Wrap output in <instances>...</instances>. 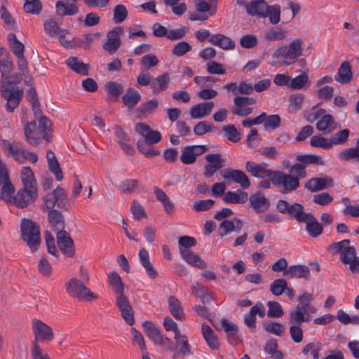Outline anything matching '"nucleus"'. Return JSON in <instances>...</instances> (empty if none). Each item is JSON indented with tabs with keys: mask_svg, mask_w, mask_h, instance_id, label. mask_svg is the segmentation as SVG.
<instances>
[{
	"mask_svg": "<svg viewBox=\"0 0 359 359\" xmlns=\"http://www.w3.org/2000/svg\"><path fill=\"white\" fill-rule=\"evenodd\" d=\"M13 69V64L10 56L6 58L0 59V72L2 77L0 79V94L2 98L6 100V109L8 112H13L16 109L23 97V90L20 88H15L13 84L14 80L9 74Z\"/></svg>",
	"mask_w": 359,
	"mask_h": 359,
	"instance_id": "f257e3e1",
	"label": "nucleus"
},
{
	"mask_svg": "<svg viewBox=\"0 0 359 359\" xmlns=\"http://www.w3.org/2000/svg\"><path fill=\"white\" fill-rule=\"evenodd\" d=\"M313 300V294L306 292L297 297L298 304L294 309L289 313L287 318L290 325V337H302L303 330L301 325L310 322L312 315L317 312L316 307L311 304Z\"/></svg>",
	"mask_w": 359,
	"mask_h": 359,
	"instance_id": "f03ea898",
	"label": "nucleus"
},
{
	"mask_svg": "<svg viewBox=\"0 0 359 359\" xmlns=\"http://www.w3.org/2000/svg\"><path fill=\"white\" fill-rule=\"evenodd\" d=\"M304 41L302 39H294L288 44L278 46L273 53L272 57L280 66H289L295 63L303 56Z\"/></svg>",
	"mask_w": 359,
	"mask_h": 359,
	"instance_id": "7ed1b4c3",
	"label": "nucleus"
},
{
	"mask_svg": "<svg viewBox=\"0 0 359 359\" xmlns=\"http://www.w3.org/2000/svg\"><path fill=\"white\" fill-rule=\"evenodd\" d=\"M350 241L344 239L339 242L332 243L328 250L339 253L340 260L344 264H348L349 269L352 273H359V257L356 256V250L354 247L350 246Z\"/></svg>",
	"mask_w": 359,
	"mask_h": 359,
	"instance_id": "20e7f679",
	"label": "nucleus"
},
{
	"mask_svg": "<svg viewBox=\"0 0 359 359\" xmlns=\"http://www.w3.org/2000/svg\"><path fill=\"white\" fill-rule=\"evenodd\" d=\"M21 238L32 252H35L41 243V233L37 224L28 219H23L20 224Z\"/></svg>",
	"mask_w": 359,
	"mask_h": 359,
	"instance_id": "39448f33",
	"label": "nucleus"
},
{
	"mask_svg": "<svg viewBox=\"0 0 359 359\" xmlns=\"http://www.w3.org/2000/svg\"><path fill=\"white\" fill-rule=\"evenodd\" d=\"M304 178L298 174H289L282 171H275L272 183L278 188L280 192L287 194L296 191L300 187V179Z\"/></svg>",
	"mask_w": 359,
	"mask_h": 359,
	"instance_id": "423d86ee",
	"label": "nucleus"
},
{
	"mask_svg": "<svg viewBox=\"0 0 359 359\" xmlns=\"http://www.w3.org/2000/svg\"><path fill=\"white\" fill-rule=\"evenodd\" d=\"M1 147L8 156H11L18 163L25 164L27 161L35 163L38 161V156L34 151H30L14 144H11L8 140L1 141Z\"/></svg>",
	"mask_w": 359,
	"mask_h": 359,
	"instance_id": "0eeeda50",
	"label": "nucleus"
},
{
	"mask_svg": "<svg viewBox=\"0 0 359 359\" xmlns=\"http://www.w3.org/2000/svg\"><path fill=\"white\" fill-rule=\"evenodd\" d=\"M65 289L70 297L79 300L90 301L97 299V296L77 278H72L66 282Z\"/></svg>",
	"mask_w": 359,
	"mask_h": 359,
	"instance_id": "6e6552de",
	"label": "nucleus"
},
{
	"mask_svg": "<svg viewBox=\"0 0 359 359\" xmlns=\"http://www.w3.org/2000/svg\"><path fill=\"white\" fill-rule=\"evenodd\" d=\"M43 204L42 209L53 210L55 204L58 208L67 210L69 204L67 201V195L66 191L62 187H57L52 193L47 194L43 198Z\"/></svg>",
	"mask_w": 359,
	"mask_h": 359,
	"instance_id": "1a4fd4ad",
	"label": "nucleus"
},
{
	"mask_svg": "<svg viewBox=\"0 0 359 359\" xmlns=\"http://www.w3.org/2000/svg\"><path fill=\"white\" fill-rule=\"evenodd\" d=\"M38 198V190L22 187L15 195L11 194V198H3L10 203H13L18 208H24L34 203Z\"/></svg>",
	"mask_w": 359,
	"mask_h": 359,
	"instance_id": "9d476101",
	"label": "nucleus"
},
{
	"mask_svg": "<svg viewBox=\"0 0 359 359\" xmlns=\"http://www.w3.org/2000/svg\"><path fill=\"white\" fill-rule=\"evenodd\" d=\"M12 53L17 57L18 61V69L19 73H15L11 75L13 79L16 78L14 80L15 83H20L24 76H26L29 72L27 61L24 56L25 46L19 41H15V43L10 46Z\"/></svg>",
	"mask_w": 359,
	"mask_h": 359,
	"instance_id": "9b49d317",
	"label": "nucleus"
},
{
	"mask_svg": "<svg viewBox=\"0 0 359 359\" xmlns=\"http://www.w3.org/2000/svg\"><path fill=\"white\" fill-rule=\"evenodd\" d=\"M296 160L297 163L290 167L289 172L303 177L306 175L305 168L307 165L322 163L321 159L314 155H298Z\"/></svg>",
	"mask_w": 359,
	"mask_h": 359,
	"instance_id": "f8f14e48",
	"label": "nucleus"
},
{
	"mask_svg": "<svg viewBox=\"0 0 359 359\" xmlns=\"http://www.w3.org/2000/svg\"><path fill=\"white\" fill-rule=\"evenodd\" d=\"M116 294V305L126 322L132 325L134 323V312L128 297L121 292Z\"/></svg>",
	"mask_w": 359,
	"mask_h": 359,
	"instance_id": "ddd939ff",
	"label": "nucleus"
},
{
	"mask_svg": "<svg viewBox=\"0 0 359 359\" xmlns=\"http://www.w3.org/2000/svg\"><path fill=\"white\" fill-rule=\"evenodd\" d=\"M220 175L224 180L229 182L237 183L243 189H248L250 186V182L248 176L241 170L227 168L222 170Z\"/></svg>",
	"mask_w": 359,
	"mask_h": 359,
	"instance_id": "4468645a",
	"label": "nucleus"
},
{
	"mask_svg": "<svg viewBox=\"0 0 359 359\" xmlns=\"http://www.w3.org/2000/svg\"><path fill=\"white\" fill-rule=\"evenodd\" d=\"M234 107L232 109V113L239 116H247L252 113L253 109L249 107L256 103L253 97L236 96L233 98Z\"/></svg>",
	"mask_w": 359,
	"mask_h": 359,
	"instance_id": "2eb2a0df",
	"label": "nucleus"
},
{
	"mask_svg": "<svg viewBox=\"0 0 359 359\" xmlns=\"http://www.w3.org/2000/svg\"><path fill=\"white\" fill-rule=\"evenodd\" d=\"M297 221L298 222L306 223V230L309 236L316 238L323 233V227L314 216L311 213L302 212Z\"/></svg>",
	"mask_w": 359,
	"mask_h": 359,
	"instance_id": "dca6fc26",
	"label": "nucleus"
},
{
	"mask_svg": "<svg viewBox=\"0 0 359 359\" xmlns=\"http://www.w3.org/2000/svg\"><path fill=\"white\" fill-rule=\"evenodd\" d=\"M123 33V29L121 27H117L108 32L107 40L102 46L104 50L109 54L115 53L120 48L121 44V35Z\"/></svg>",
	"mask_w": 359,
	"mask_h": 359,
	"instance_id": "f3484780",
	"label": "nucleus"
},
{
	"mask_svg": "<svg viewBox=\"0 0 359 359\" xmlns=\"http://www.w3.org/2000/svg\"><path fill=\"white\" fill-rule=\"evenodd\" d=\"M208 151L205 145H189L184 147L180 155V160L185 165L193 164L198 156Z\"/></svg>",
	"mask_w": 359,
	"mask_h": 359,
	"instance_id": "a211bd4d",
	"label": "nucleus"
},
{
	"mask_svg": "<svg viewBox=\"0 0 359 359\" xmlns=\"http://www.w3.org/2000/svg\"><path fill=\"white\" fill-rule=\"evenodd\" d=\"M135 130L143 137L142 141L149 143V144L153 145L161 140V135L158 131L151 130L148 125L144 123H137Z\"/></svg>",
	"mask_w": 359,
	"mask_h": 359,
	"instance_id": "6ab92c4d",
	"label": "nucleus"
},
{
	"mask_svg": "<svg viewBox=\"0 0 359 359\" xmlns=\"http://www.w3.org/2000/svg\"><path fill=\"white\" fill-rule=\"evenodd\" d=\"M56 238L58 248L62 253L69 257H74V243L69 233L65 230L57 231Z\"/></svg>",
	"mask_w": 359,
	"mask_h": 359,
	"instance_id": "aec40b11",
	"label": "nucleus"
},
{
	"mask_svg": "<svg viewBox=\"0 0 359 359\" xmlns=\"http://www.w3.org/2000/svg\"><path fill=\"white\" fill-rule=\"evenodd\" d=\"M0 187L3 198H11V194H14L15 187L10 180L6 164L0 158Z\"/></svg>",
	"mask_w": 359,
	"mask_h": 359,
	"instance_id": "412c9836",
	"label": "nucleus"
},
{
	"mask_svg": "<svg viewBox=\"0 0 359 359\" xmlns=\"http://www.w3.org/2000/svg\"><path fill=\"white\" fill-rule=\"evenodd\" d=\"M276 207L279 212L288 215L296 220L304 210L303 205L299 203L290 204L287 201L282 199L278 201Z\"/></svg>",
	"mask_w": 359,
	"mask_h": 359,
	"instance_id": "4be33fe9",
	"label": "nucleus"
},
{
	"mask_svg": "<svg viewBox=\"0 0 359 359\" xmlns=\"http://www.w3.org/2000/svg\"><path fill=\"white\" fill-rule=\"evenodd\" d=\"M205 160L208 162L204 167L203 175L205 177H211L217 170L224 166V161L219 154H207L205 157Z\"/></svg>",
	"mask_w": 359,
	"mask_h": 359,
	"instance_id": "5701e85b",
	"label": "nucleus"
},
{
	"mask_svg": "<svg viewBox=\"0 0 359 359\" xmlns=\"http://www.w3.org/2000/svg\"><path fill=\"white\" fill-rule=\"evenodd\" d=\"M246 170L252 176L257 178L269 177L272 182V178L275 171L267 168V165L259 164L252 161H248L245 165Z\"/></svg>",
	"mask_w": 359,
	"mask_h": 359,
	"instance_id": "b1692460",
	"label": "nucleus"
},
{
	"mask_svg": "<svg viewBox=\"0 0 359 359\" xmlns=\"http://www.w3.org/2000/svg\"><path fill=\"white\" fill-rule=\"evenodd\" d=\"M266 311L264 305L261 302H257L251 307L248 313L243 317L245 325L250 329L256 327V315L263 318L265 316Z\"/></svg>",
	"mask_w": 359,
	"mask_h": 359,
	"instance_id": "393cba45",
	"label": "nucleus"
},
{
	"mask_svg": "<svg viewBox=\"0 0 359 359\" xmlns=\"http://www.w3.org/2000/svg\"><path fill=\"white\" fill-rule=\"evenodd\" d=\"M215 104L213 102H204L192 106L189 111L191 118H203L212 112Z\"/></svg>",
	"mask_w": 359,
	"mask_h": 359,
	"instance_id": "a878e982",
	"label": "nucleus"
},
{
	"mask_svg": "<svg viewBox=\"0 0 359 359\" xmlns=\"http://www.w3.org/2000/svg\"><path fill=\"white\" fill-rule=\"evenodd\" d=\"M34 337H53L59 335L57 330H53L50 326L39 319H34L32 323Z\"/></svg>",
	"mask_w": 359,
	"mask_h": 359,
	"instance_id": "bb28decb",
	"label": "nucleus"
},
{
	"mask_svg": "<svg viewBox=\"0 0 359 359\" xmlns=\"http://www.w3.org/2000/svg\"><path fill=\"white\" fill-rule=\"evenodd\" d=\"M25 137L27 142L32 145H39L41 142V134L36 128V121H31L24 126Z\"/></svg>",
	"mask_w": 359,
	"mask_h": 359,
	"instance_id": "cd10ccee",
	"label": "nucleus"
},
{
	"mask_svg": "<svg viewBox=\"0 0 359 359\" xmlns=\"http://www.w3.org/2000/svg\"><path fill=\"white\" fill-rule=\"evenodd\" d=\"M56 13L60 16L74 15L79 12L77 4L70 0H60L55 4Z\"/></svg>",
	"mask_w": 359,
	"mask_h": 359,
	"instance_id": "c85d7f7f",
	"label": "nucleus"
},
{
	"mask_svg": "<svg viewBox=\"0 0 359 359\" xmlns=\"http://www.w3.org/2000/svg\"><path fill=\"white\" fill-rule=\"evenodd\" d=\"M333 185L331 177H314L305 184V188L311 192H316Z\"/></svg>",
	"mask_w": 359,
	"mask_h": 359,
	"instance_id": "c756f323",
	"label": "nucleus"
},
{
	"mask_svg": "<svg viewBox=\"0 0 359 359\" xmlns=\"http://www.w3.org/2000/svg\"><path fill=\"white\" fill-rule=\"evenodd\" d=\"M22 187L38 190L37 181L33 170L29 166H23L20 170Z\"/></svg>",
	"mask_w": 359,
	"mask_h": 359,
	"instance_id": "7c9ffc66",
	"label": "nucleus"
},
{
	"mask_svg": "<svg viewBox=\"0 0 359 359\" xmlns=\"http://www.w3.org/2000/svg\"><path fill=\"white\" fill-rule=\"evenodd\" d=\"M138 257L140 262L145 269L147 276L151 279L156 278L158 271L150 261L149 252L145 248H142L139 252Z\"/></svg>",
	"mask_w": 359,
	"mask_h": 359,
	"instance_id": "2f4dec72",
	"label": "nucleus"
},
{
	"mask_svg": "<svg viewBox=\"0 0 359 359\" xmlns=\"http://www.w3.org/2000/svg\"><path fill=\"white\" fill-rule=\"evenodd\" d=\"M268 5L264 0H252L246 5L248 14L260 18H265Z\"/></svg>",
	"mask_w": 359,
	"mask_h": 359,
	"instance_id": "473e14b6",
	"label": "nucleus"
},
{
	"mask_svg": "<svg viewBox=\"0 0 359 359\" xmlns=\"http://www.w3.org/2000/svg\"><path fill=\"white\" fill-rule=\"evenodd\" d=\"M242 226L241 220L237 217L224 220L219 225V235L222 237L233 231H238L241 229Z\"/></svg>",
	"mask_w": 359,
	"mask_h": 359,
	"instance_id": "72a5a7b5",
	"label": "nucleus"
},
{
	"mask_svg": "<svg viewBox=\"0 0 359 359\" xmlns=\"http://www.w3.org/2000/svg\"><path fill=\"white\" fill-rule=\"evenodd\" d=\"M284 276L288 278H309L310 269L305 265H292L284 271Z\"/></svg>",
	"mask_w": 359,
	"mask_h": 359,
	"instance_id": "f704fd0d",
	"label": "nucleus"
},
{
	"mask_svg": "<svg viewBox=\"0 0 359 359\" xmlns=\"http://www.w3.org/2000/svg\"><path fill=\"white\" fill-rule=\"evenodd\" d=\"M209 42L223 50H232L235 48L234 41L229 36L222 34H215L209 38Z\"/></svg>",
	"mask_w": 359,
	"mask_h": 359,
	"instance_id": "c9c22d12",
	"label": "nucleus"
},
{
	"mask_svg": "<svg viewBox=\"0 0 359 359\" xmlns=\"http://www.w3.org/2000/svg\"><path fill=\"white\" fill-rule=\"evenodd\" d=\"M252 208L257 213L266 212L269 207V202L261 193L257 192L250 196Z\"/></svg>",
	"mask_w": 359,
	"mask_h": 359,
	"instance_id": "e433bc0d",
	"label": "nucleus"
},
{
	"mask_svg": "<svg viewBox=\"0 0 359 359\" xmlns=\"http://www.w3.org/2000/svg\"><path fill=\"white\" fill-rule=\"evenodd\" d=\"M154 192L156 198L161 203L165 212L170 215L175 211V204L164 191L158 187H155Z\"/></svg>",
	"mask_w": 359,
	"mask_h": 359,
	"instance_id": "4c0bfd02",
	"label": "nucleus"
},
{
	"mask_svg": "<svg viewBox=\"0 0 359 359\" xmlns=\"http://www.w3.org/2000/svg\"><path fill=\"white\" fill-rule=\"evenodd\" d=\"M183 259L189 265L204 269L207 267V264L196 254L190 250H181V255Z\"/></svg>",
	"mask_w": 359,
	"mask_h": 359,
	"instance_id": "58836bf2",
	"label": "nucleus"
},
{
	"mask_svg": "<svg viewBox=\"0 0 359 359\" xmlns=\"http://www.w3.org/2000/svg\"><path fill=\"white\" fill-rule=\"evenodd\" d=\"M248 199L247 192L241 189L236 191H229L224 194L222 200L226 203H244Z\"/></svg>",
	"mask_w": 359,
	"mask_h": 359,
	"instance_id": "ea45409f",
	"label": "nucleus"
},
{
	"mask_svg": "<svg viewBox=\"0 0 359 359\" xmlns=\"http://www.w3.org/2000/svg\"><path fill=\"white\" fill-rule=\"evenodd\" d=\"M46 344V338H35L31 346L32 359H50L48 353L42 348Z\"/></svg>",
	"mask_w": 359,
	"mask_h": 359,
	"instance_id": "a19ab883",
	"label": "nucleus"
},
{
	"mask_svg": "<svg viewBox=\"0 0 359 359\" xmlns=\"http://www.w3.org/2000/svg\"><path fill=\"white\" fill-rule=\"evenodd\" d=\"M48 219L52 229L56 233L64 231L65 221L60 212L55 209L50 210L48 214Z\"/></svg>",
	"mask_w": 359,
	"mask_h": 359,
	"instance_id": "79ce46f5",
	"label": "nucleus"
},
{
	"mask_svg": "<svg viewBox=\"0 0 359 359\" xmlns=\"http://www.w3.org/2000/svg\"><path fill=\"white\" fill-rule=\"evenodd\" d=\"M352 71L349 62L345 61L340 65L335 79L341 84H346L352 80Z\"/></svg>",
	"mask_w": 359,
	"mask_h": 359,
	"instance_id": "37998d69",
	"label": "nucleus"
},
{
	"mask_svg": "<svg viewBox=\"0 0 359 359\" xmlns=\"http://www.w3.org/2000/svg\"><path fill=\"white\" fill-rule=\"evenodd\" d=\"M170 83V76L168 73H164L158 76L151 82V88L153 93L157 94L161 91L165 90Z\"/></svg>",
	"mask_w": 359,
	"mask_h": 359,
	"instance_id": "c03bdc74",
	"label": "nucleus"
},
{
	"mask_svg": "<svg viewBox=\"0 0 359 359\" xmlns=\"http://www.w3.org/2000/svg\"><path fill=\"white\" fill-rule=\"evenodd\" d=\"M287 36V31L278 27H271L264 33V38L270 42L284 41Z\"/></svg>",
	"mask_w": 359,
	"mask_h": 359,
	"instance_id": "a18cd8bd",
	"label": "nucleus"
},
{
	"mask_svg": "<svg viewBox=\"0 0 359 359\" xmlns=\"http://www.w3.org/2000/svg\"><path fill=\"white\" fill-rule=\"evenodd\" d=\"M67 65L73 71L83 76L88 74L89 65L84 64L76 57H71L66 60Z\"/></svg>",
	"mask_w": 359,
	"mask_h": 359,
	"instance_id": "49530a36",
	"label": "nucleus"
},
{
	"mask_svg": "<svg viewBox=\"0 0 359 359\" xmlns=\"http://www.w3.org/2000/svg\"><path fill=\"white\" fill-rule=\"evenodd\" d=\"M141 100V95L134 88H129L122 97L123 104L128 109H133Z\"/></svg>",
	"mask_w": 359,
	"mask_h": 359,
	"instance_id": "de8ad7c7",
	"label": "nucleus"
},
{
	"mask_svg": "<svg viewBox=\"0 0 359 359\" xmlns=\"http://www.w3.org/2000/svg\"><path fill=\"white\" fill-rule=\"evenodd\" d=\"M168 307L170 313L177 320H182L184 317V311L180 300L175 296H170L168 299Z\"/></svg>",
	"mask_w": 359,
	"mask_h": 359,
	"instance_id": "09e8293b",
	"label": "nucleus"
},
{
	"mask_svg": "<svg viewBox=\"0 0 359 359\" xmlns=\"http://www.w3.org/2000/svg\"><path fill=\"white\" fill-rule=\"evenodd\" d=\"M304 95L302 93L292 94L288 100V112L296 114L302 107Z\"/></svg>",
	"mask_w": 359,
	"mask_h": 359,
	"instance_id": "8fccbe9b",
	"label": "nucleus"
},
{
	"mask_svg": "<svg viewBox=\"0 0 359 359\" xmlns=\"http://www.w3.org/2000/svg\"><path fill=\"white\" fill-rule=\"evenodd\" d=\"M108 283L115 294L124 292V283L117 272L112 271L108 274Z\"/></svg>",
	"mask_w": 359,
	"mask_h": 359,
	"instance_id": "3c124183",
	"label": "nucleus"
},
{
	"mask_svg": "<svg viewBox=\"0 0 359 359\" xmlns=\"http://www.w3.org/2000/svg\"><path fill=\"white\" fill-rule=\"evenodd\" d=\"M333 122L334 118L332 116L324 114L321 118L316 123V128L324 134H329L332 131L330 126Z\"/></svg>",
	"mask_w": 359,
	"mask_h": 359,
	"instance_id": "603ef678",
	"label": "nucleus"
},
{
	"mask_svg": "<svg viewBox=\"0 0 359 359\" xmlns=\"http://www.w3.org/2000/svg\"><path fill=\"white\" fill-rule=\"evenodd\" d=\"M105 90L109 96L114 100H117L120 95L123 93V86L122 84L115 81L107 82L104 86Z\"/></svg>",
	"mask_w": 359,
	"mask_h": 359,
	"instance_id": "864d4df0",
	"label": "nucleus"
},
{
	"mask_svg": "<svg viewBox=\"0 0 359 359\" xmlns=\"http://www.w3.org/2000/svg\"><path fill=\"white\" fill-rule=\"evenodd\" d=\"M43 27L45 32L50 36H57L61 33L66 32V30L61 29L57 22L53 19H48L44 22Z\"/></svg>",
	"mask_w": 359,
	"mask_h": 359,
	"instance_id": "5fc2aeb1",
	"label": "nucleus"
},
{
	"mask_svg": "<svg viewBox=\"0 0 359 359\" xmlns=\"http://www.w3.org/2000/svg\"><path fill=\"white\" fill-rule=\"evenodd\" d=\"M222 131L227 140L232 142H238L241 138V133L232 124L224 126L222 128Z\"/></svg>",
	"mask_w": 359,
	"mask_h": 359,
	"instance_id": "6e6d98bb",
	"label": "nucleus"
},
{
	"mask_svg": "<svg viewBox=\"0 0 359 359\" xmlns=\"http://www.w3.org/2000/svg\"><path fill=\"white\" fill-rule=\"evenodd\" d=\"M263 328L269 334L280 336L285 331L283 325L278 322H265L263 323Z\"/></svg>",
	"mask_w": 359,
	"mask_h": 359,
	"instance_id": "4d7b16f0",
	"label": "nucleus"
},
{
	"mask_svg": "<svg viewBox=\"0 0 359 359\" xmlns=\"http://www.w3.org/2000/svg\"><path fill=\"white\" fill-rule=\"evenodd\" d=\"M268 17L272 25H277L280 20V7L278 4L268 6L265 18Z\"/></svg>",
	"mask_w": 359,
	"mask_h": 359,
	"instance_id": "13d9d810",
	"label": "nucleus"
},
{
	"mask_svg": "<svg viewBox=\"0 0 359 359\" xmlns=\"http://www.w3.org/2000/svg\"><path fill=\"white\" fill-rule=\"evenodd\" d=\"M137 147L140 152L144 154L147 157H152L160 154L159 150H155L151 147V144L142 142V140H139L137 142Z\"/></svg>",
	"mask_w": 359,
	"mask_h": 359,
	"instance_id": "bf43d9fd",
	"label": "nucleus"
},
{
	"mask_svg": "<svg viewBox=\"0 0 359 359\" xmlns=\"http://www.w3.org/2000/svg\"><path fill=\"white\" fill-rule=\"evenodd\" d=\"M24 10L27 13L38 15L42 10V4L39 0H25Z\"/></svg>",
	"mask_w": 359,
	"mask_h": 359,
	"instance_id": "052dcab7",
	"label": "nucleus"
},
{
	"mask_svg": "<svg viewBox=\"0 0 359 359\" xmlns=\"http://www.w3.org/2000/svg\"><path fill=\"white\" fill-rule=\"evenodd\" d=\"M287 285V283L284 278L276 279L270 285V291L273 294L280 296L284 292Z\"/></svg>",
	"mask_w": 359,
	"mask_h": 359,
	"instance_id": "680f3d73",
	"label": "nucleus"
},
{
	"mask_svg": "<svg viewBox=\"0 0 359 359\" xmlns=\"http://www.w3.org/2000/svg\"><path fill=\"white\" fill-rule=\"evenodd\" d=\"M309 81V76L306 73L302 72L297 76L290 79L289 87L292 89H302Z\"/></svg>",
	"mask_w": 359,
	"mask_h": 359,
	"instance_id": "e2e57ef3",
	"label": "nucleus"
},
{
	"mask_svg": "<svg viewBox=\"0 0 359 359\" xmlns=\"http://www.w3.org/2000/svg\"><path fill=\"white\" fill-rule=\"evenodd\" d=\"M349 134L350 130L346 128L334 133L330 138L332 146L345 144L348 139Z\"/></svg>",
	"mask_w": 359,
	"mask_h": 359,
	"instance_id": "0e129e2a",
	"label": "nucleus"
},
{
	"mask_svg": "<svg viewBox=\"0 0 359 359\" xmlns=\"http://www.w3.org/2000/svg\"><path fill=\"white\" fill-rule=\"evenodd\" d=\"M128 13L126 7L123 4H118L114 8L113 20L115 23L123 22L128 17Z\"/></svg>",
	"mask_w": 359,
	"mask_h": 359,
	"instance_id": "69168bd1",
	"label": "nucleus"
},
{
	"mask_svg": "<svg viewBox=\"0 0 359 359\" xmlns=\"http://www.w3.org/2000/svg\"><path fill=\"white\" fill-rule=\"evenodd\" d=\"M318 106V104H316L311 107L310 110L304 112V116L309 122L313 123L325 114V110L323 109H319Z\"/></svg>",
	"mask_w": 359,
	"mask_h": 359,
	"instance_id": "338daca9",
	"label": "nucleus"
},
{
	"mask_svg": "<svg viewBox=\"0 0 359 359\" xmlns=\"http://www.w3.org/2000/svg\"><path fill=\"white\" fill-rule=\"evenodd\" d=\"M191 50V46L190 44L185 41H182L178 42L172 47V53L177 57H182Z\"/></svg>",
	"mask_w": 359,
	"mask_h": 359,
	"instance_id": "774afa93",
	"label": "nucleus"
}]
</instances>
